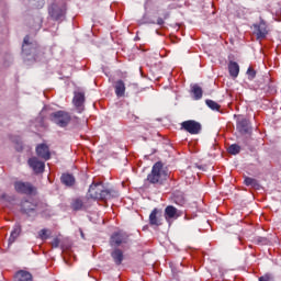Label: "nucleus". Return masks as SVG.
<instances>
[{"label": "nucleus", "instance_id": "1", "mask_svg": "<svg viewBox=\"0 0 281 281\" xmlns=\"http://www.w3.org/2000/svg\"><path fill=\"white\" fill-rule=\"evenodd\" d=\"M88 198L94 201H105L115 196V190L111 186L103 184V182H92L89 186L87 193Z\"/></svg>", "mask_w": 281, "mask_h": 281}, {"label": "nucleus", "instance_id": "2", "mask_svg": "<svg viewBox=\"0 0 281 281\" xmlns=\"http://www.w3.org/2000/svg\"><path fill=\"white\" fill-rule=\"evenodd\" d=\"M36 54H38V44L30 42V36L26 35L22 44V57L24 60H36Z\"/></svg>", "mask_w": 281, "mask_h": 281}, {"label": "nucleus", "instance_id": "3", "mask_svg": "<svg viewBox=\"0 0 281 281\" xmlns=\"http://www.w3.org/2000/svg\"><path fill=\"white\" fill-rule=\"evenodd\" d=\"M50 122H54V124H57V126H60L61 128H65L71 122V115H69L68 112L65 111H57L53 112L49 115Z\"/></svg>", "mask_w": 281, "mask_h": 281}, {"label": "nucleus", "instance_id": "4", "mask_svg": "<svg viewBox=\"0 0 281 281\" xmlns=\"http://www.w3.org/2000/svg\"><path fill=\"white\" fill-rule=\"evenodd\" d=\"M202 128L203 126L201 125V123L194 120H189L181 123V130L190 133V135H199Z\"/></svg>", "mask_w": 281, "mask_h": 281}, {"label": "nucleus", "instance_id": "5", "mask_svg": "<svg viewBox=\"0 0 281 281\" xmlns=\"http://www.w3.org/2000/svg\"><path fill=\"white\" fill-rule=\"evenodd\" d=\"M48 12L53 21H63L67 14V7L65 4H52Z\"/></svg>", "mask_w": 281, "mask_h": 281}, {"label": "nucleus", "instance_id": "6", "mask_svg": "<svg viewBox=\"0 0 281 281\" xmlns=\"http://www.w3.org/2000/svg\"><path fill=\"white\" fill-rule=\"evenodd\" d=\"M254 34L257 36V41L267 38L269 27L267 26V22H265V20H260L258 24H254Z\"/></svg>", "mask_w": 281, "mask_h": 281}, {"label": "nucleus", "instance_id": "7", "mask_svg": "<svg viewBox=\"0 0 281 281\" xmlns=\"http://www.w3.org/2000/svg\"><path fill=\"white\" fill-rule=\"evenodd\" d=\"M85 91L76 90L74 92L72 104L77 109L78 113L85 111Z\"/></svg>", "mask_w": 281, "mask_h": 281}, {"label": "nucleus", "instance_id": "8", "mask_svg": "<svg viewBox=\"0 0 281 281\" xmlns=\"http://www.w3.org/2000/svg\"><path fill=\"white\" fill-rule=\"evenodd\" d=\"M236 127L241 135H251V122L249 120L239 117Z\"/></svg>", "mask_w": 281, "mask_h": 281}, {"label": "nucleus", "instance_id": "9", "mask_svg": "<svg viewBox=\"0 0 281 281\" xmlns=\"http://www.w3.org/2000/svg\"><path fill=\"white\" fill-rule=\"evenodd\" d=\"M162 213L158 209H153L148 215V225L159 227L162 225Z\"/></svg>", "mask_w": 281, "mask_h": 281}, {"label": "nucleus", "instance_id": "10", "mask_svg": "<svg viewBox=\"0 0 281 281\" xmlns=\"http://www.w3.org/2000/svg\"><path fill=\"white\" fill-rule=\"evenodd\" d=\"M127 239H128L127 233H122V232L113 233V235H111V241H110L111 247H120V245L127 244Z\"/></svg>", "mask_w": 281, "mask_h": 281}, {"label": "nucleus", "instance_id": "11", "mask_svg": "<svg viewBox=\"0 0 281 281\" xmlns=\"http://www.w3.org/2000/svg\"><path fill=\"white\" fill-rule=\"evenodd\" d=\"M27 164L35 175H41L45 170V162L38 160L36 157L30 158Z\"/></svg>", "mask_w": 281, "mask_h": 281}, {"label": "nucleus", "instance_id": "12", "mask_svg": "<svg viewBox=\"0 0 281 281\" xmlns=\"http://www.w3.org/2000/svg\"><path fill=\"white\" fill-rule=\"evenodd\" d=\"M15 192L21 193V194H33L34 193V187L30 183H24V182H15L13 184Z\"/></svg>", "mask_w": 281, "mask_h": 281}, {"label": "nucleus", "instance_id": "13", "mask_svg": "<svg viewBox=\"0 0 281 281\" xmlns=\"http://www.w3.org/2000/svg\"><path fill=\"white\" fill-rule=\"evenodd\" d=\"M169 175L168 169L164 168V162L158 161L153 166L151 177H168Z\"/></svg>", "mask_w": 281, "mask_h": 281}, {"label": "nucleus", "instance_id": "14", "mask_svg": "<svg viewBox=\"0 0 281 281\" xmlns=\"http://www.w3.org/2000/svg\"><path fill=\"white\" fill-rule=\"evenodd\" d=\"M36 154L41 159L48 161L52 158V154L49 153V146L47 144H40L36 146Z\"/></svg>", "mask_w": 281, "mask_h": 281}, {"label": "nucleus", "instance_id": "15", "mask_svg": "<svg viewBox=\"0 0 281 281\" xmlns=\"http://www.w3.org/2000/svg\"><path fill=\"white\" fill-rule=\"evenodd\" d=\"M37 209V204H34L27 200H24L23 202H21V212L27 216H30V214L34 213V210Z\"/></svg>", "mask_w": 281, "mask_h": 281}, {"label": "nucleus", "instance_id": "16", "mask_svg": "<svg viewBox=\"0 0 281 281\" xmlns=\"http://www.w3.org/2000/svg\"><path fill=\"white\" fill-rule=\"evenodd\" d=\"M70 209L75 212L79 211H87V204H85V201L80 198L72 199V202H70Z\"/></svg>", "mask_w": 281, "mask_h": 281}, {"label": "nucleus", "instance_id": "17", "mask_svg": "<svg viewBox=\"0 0 281 281\" xmlns=\"http://www.w3.org/2000/svg\"><path fill=\"white\" fill-rule=\"evenodd\" d=\"M115 94L117 98H124V93H126V85L122 80H117L114 85Z\"/></svg>", "mask_w": 281, "mask_h": 281}, {"label": "nucleus", "instance_id": "18", "mask_svg": "<svg viewBox=\"0 0 281 281\" xmlns=\"http://www.w3.org/2000/svg\"><path fill=\"white\" fill-rule=\"evenodd\" d=\"M172 202L179 206H183L184 204H187V199L183 198V192L175 191L172 193Z\"/></svg>", "mask_w": 281, "mask_h": 281}, {"label": "nucleus", "instance_id": "19", "mask_svg": "<svg viewBox=\"0 0 281 281\" xmlns=\"http://www.w3.org/2000/svg\"><path fill=\"white\" fill-rule=\"evenodd\" d=\"M243 184H246V187L260 190L262 189V186H260V181H257L255 178H246L243 180Z\"/></svg>", "mask_w": 281, "mask_h": 281}, {"label": "nucleus", "instance_id": "20", "mask_svg": "<svg viewBox=\"0 0 281 281\" xmlns=\"http://www.w3.org/2000/svg\"><path fill=\"white\" fill-rule=\"evenodd\" d=\"M18 236H21V224H15L13 226V231H11V235L9 236V246L15 243Z\"/></svg>", "mask_w": 281, "mask_h": 281}, {"label": "nucleus", "instance_id": "21", "mask_svg": "<svg viewBox=\"0 0 281 281\" xmlns=\"http://www.w3.org/2000/svg\"><path fill=\"white\" fill-rule=\"evenodd\" d=\"M177 218V209L172 205H167L165 207V221H171Z\"/></svg>", "mask_w": 281, "mask_h": 281}, {"label": "nucleus", "instance_id": "22", "mask_svg": "<svg viewBox=\"0 0 281 281\" xmlns=\"http://www.w3.org/2000/svg\"><path fill=\"white\" fill-rule=\"evenodd\" d=\"M228 71L232 78H238V74H240V66H238V63L231 61L228 64Z\"/></svg>", "mask_w": 281, "mask_h": 281}, {"label": "nucleus", "instance_id": "23", "mask_svg": "<svg viewBox=\"0 0 281 281\" xmlns=\"http://www.w3.org/2000/svg\"><path fill=\"white\" fill-rule=\"evenodd\" d=\"M111 258H113V262L115 266L122 265V260L124 259V255H122V250L115 248L113 252H111Z\"/></svg>", "mask_w": 281, "mask_h": 281}, {"label": "nucleus", "instance_id": "24", "mask_svg": "<svg viewBox=\"0 0 281 281\" xmlns=\"http://www.w3.org/2000/svg\"><path fill=\"white\" fill-rule=\"evenodd\" d=\"M16 281H32V274L30 272L20 270L15 273Z\"/></svg>", "mask_w": 281, "mask_h": 281}, {"label": "nucleus", "instance_id": "25", "mask_svg": "<svg viewBox=\"0 0 281 281\" xmlns=\"http://www.w3.org/2000/svg\"><path fill=\"white\" fill-rule=\"evenodd\" d=\"M191 93H193L194 100H201L203 98V89L196 83L191 86Z\"/></svg>", "mask_w": 281, "mask_h": 281}, {"label": "nucleus", "instance_id": "26", "mask_svg": "<svg viewBox=\"0 0 281 281\" xmlns=\"http://www.w3.org/2000/svg\"><path fill=\"white\" fill-rule=\"evenodd\" d=\"M205 104L209 106V109H211L212 111H220L221 110V105L215 102L214 100H210L207 99L205 101Z\"/></svg>", "mask_w": 281, "mask_h": 281}, {"label": "nucleus", "instance_id": "27", "mask_svg": "<svg viewBox=\"0 0 281 281\" xmlns=\"http://www.w3.org/2000/svg\"><path fill=\"white\" fill-rule=\"evenodd\" d=\"M146 182L150 184L162 186V183L165 182V178H146Z\"/></svg>", "mask_w": 281, "mask_h": 281}, {"label": "nucleus", "instance_id": "28", "mask_svg": "<svg viewBox=\"0 0 281 281\" xmlns=\"http://www.w3.org/2000/svg\"><path fill=\"white\" fill-rule=\"evenodd\" d=\"M60 183L70 188V187L75 186V178H60Z\"/></svg>", "mask_w": 281, "mask_h": 281}, {"label": "nucleus", "instance_id": "29", "mask_svg": "<svg viewBox=\"0 0 281 281\" xmlns=\"http://www.w3.org/2000/svg\"><path fill=\"white\" fill-rule=\"evenodd\" d=\"M229 155H238L240 153V146L237 144H233L228 147Z\"/></svg>", "mask_w": 281, "mask_h": 281}, {"label": "nucleus", "instance_id": "30", "mask_svg": "<svg viewBox=\"0 0 281 281\" xmlns=\"http://www.w3.org/2000/svg\"><path fill=\"white\" fill-rule=\"evenodd\" d=\"M40 239H42V240L48 239V229L44 228V229L40 231Z\"/></svg>", "mask_w": 281, "mask_h": 281}, {"label": "nucleus", "instance_id": "31", "mask_svg": "<svg viewBox=\"0 0 281 281\" xmlns=\"http://www.w3.org/2000/svg\"><path fill=\"white\" fill-rule=\"evenodd\" d=\"M247 76H248L249 80H254V78H256V71L254 70V68L249 67L247 69Z\"/></svg>", "mask_w": 281, "mask_h": 281}, {"label": "nucleus", "instance_id": "32", "mask_svg": "<svg viewBox=\"0 0 281 281\" xmlns=\"http://www.w3.org/2000/svg\"><path fill=\"white\" fill-rule=\"evenodd\" d=\"M59 245H60V239H58L57 237L54 238V240H52V248L56 249L58 248Z\"/></svg>", "mask_w": 281, "mask_h": 281}, {"label": "nucleus", "instance_id": "33", "mask_svg": "<svg viewBox=\"0 0 281 281\" xmlns=\"http://www.w3.org/2000/svg\"><path fill=\"white\" fill-rule=\"evenodd\" d=\"M267 243V239L263 237H257V245H265Z\"/></svg>", "mask_w": 281, "mask_h": 281}, {"label": "nucleus", "instance_id": "34", "mask_svg": "<svg viewBox=\"0 0 281 281\" xmlns=\"http://www.w3.org/2000/svg\"><path fill=\"white\" fill-rule=\"evenodd\" d=\"M166 22L164 21L162 18L157 19V25H164Z\"/></svg>", "mask_w": 281, "mask_h": 281}, {"label": "nucleus", "instance_id": "35", "mask_svg": "<svg viewBox=\"0 0 281 281\" xmlns=\"http://www.w3.org/2000/svg\"><path fill=\"white\" fill-rule=\"evenodd\" d=\"M259 281H269V278H267V277H259Z\"/></svg>", "mask_w": 281, "mask_h": 281}, {"label": "nucleus", "instance_id": "36", "mask_svg": "<svg viewBox=\"0 0 281 281\" xmlns=\"http://www.w3.org/2000/svg\"><path fill=\"white\" fill-rule=\"evenodd\" d=\"M61 177H74V175H72V173L67 172V173H63V175H61Z\"/></svg>", "mask_w": 281, "mask_h": 281}, {"label": "nucleus", "instance_id": "37", "mask_svg": "<svg viewBox=\"0 0 281 281\" xmlns=\"http://www.w3.org/2000/svg\"><path fill=\"white\" fill-rule=\"evenodd\" d=\"M170 16V13H165L164 19H168Z\"/></svg>", "mask_w": 281, "mask_h": 281}, {"label": "nucleus", "instance_id": "38", "mask_svg": "<svg viewBox=\"0 0 281 281\" xmlns=\"http://www.w3.org/2000/svg\"><path fill=\"white\" fill-rule=\"evenodd\" d=\"M214 179H216V178H212V181L214 182Z\"/></svg>", "mask_w": 281, "mask_h": 281}, {"label": "nucleus", "instance_id": "39", "mask_svg": "<svg viewBox=\"0 0 281 281\" xmlns=\"http://www.w3.org/2000/svg\"><path fill=\"white\" fill-rule=\"evenodd\" d=\"M1 198L3 199V198H5V195H1Z\"/></svg>", "mask_w": 281, "mask_h": 281}]
</instances>
